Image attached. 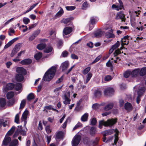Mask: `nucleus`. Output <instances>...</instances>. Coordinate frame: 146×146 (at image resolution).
<instances>
[{
	"instance_id": "33",
	"label": "nucleus",
	"mask_w": 146,
	"mask_h": 146,
	"mask_svg": "<svg viewBox=\"0 0 146 146\" xmlns=\"http://www.w3.org/2000/svg\"><path fill=\"white\" fill-rule=\"evenodd\" d=\"M124 76L126 78L129 77L130 76H131V71L129 70H127L124 73Z\"/></svg>"
},
{
	"instance_id": "21",
	"label": "nucleus",
	"mask_w": 146,
	"mask_h": 146,
	"mask_svg": "<svg viewBox=\"0 0 146 146\" xmlns=\"http://www.w3.org/2000/svg\"><path fill=\"white\" fill-rule=\"evenodd\" d=\"M16 79L18 82H21L24 79L23 76L20 74H17L16 76Z\"/></svg>"
},
{
	"instance_id": "7",
	"label": "nucleus",
	"mask_w": 146,
	"mask_h": 146,
	"mask_svg": "<svg viewBox=\"0 0 146 146\" xmlns=\"http://www.w3.org/2000/svg\"><path fill=\"white\" fill-rule=\"evenodd\" d=\"M145 90V87H142L137 92L138 96L136 98V102L137 104L139 103L140 100V97L143 95Z\"/></svg>"
},
{
	"instance_id": "28",
	"label": "nucleus",
	"mask_w": 146,
	"mask_h": 146,
	"mask_svg": "<svg viewBox=\"0 0 146 146\" xmlns=\"http://www.w3.org/2000/svg\"><path fill=\"white\" fill-rule=\"evenodd\" d=\"M6 101L3 98H0V106L1 107H4L6 105Z\"/></svg>"
},
{
	"instance_id": "64",
	"label": "nucleus",
	"mask_w": 146,
	"mask_h": 146,
	"mask_svg": "<svg viewBox=\"0 0 146 146\" xmlns=\"http://www.w3.org/2000/svg\"><path fill=\"white\" fill-rule=\"evenodd\" d=\"M71 57L73 59H78V56L74 54H72L71 55Z\"/></svg>"
},
{
	"instance_id": "5",
	"label": "nucleus",
	"mask_w": 146,
	"mask_h": 146,
	"mask_svg": "<svg viewBox=\"0 0 146 146\" xmlns=\"http://www.w3.org/2000/svg\"><path fill=\"white\" fill-rule=\"evenodd\" d=\"M81 140V136L79 135H76L73 137L72 144V146H77Z\"/></svg>"
},
{
	"instance_id": "15",
	"label": "nucleus",
	"mask_w": 146,
	"mask_h": 146,
	"mask_svg": "<svg viewBox=\"0 0 146 146\" xmlns=\"http://www.w3.org/2000/svg\"><path fill=\"white\" fill-rule=\"evenodd\" d=\"M139 68L134 69L131 71V76L133 78L137 77L139 74Z\"/></svg>"
},
{
	"instance_id": "44",
	"label": "nucleus",
	"mask_w": 146,
	"mask_h": 146,
	"mask_svg": "<svg viewBox=\"0 0 146 146\" xmlns=\"http://www.w3.org/2000/svg\"><path fill=\"white\" fill-rule=\"evenodd\" d=\"M26 104V100H23L20 104L19 108L20 109H23L25 106Z\"/></svg>"
},
{
	"instance_id": "38",
	"label": "nucleus",
	"mask_w": 146,
	"mask_h": 146,
	"mask_svg": "<svg viewBox=\"0 0 146 146\" xmlns=\"http://www.w3.org/2000/svg\"><path fill=\"white\" fill-rule=\"evenodd\" d=\"M18 141L17 139H14L10 143L9 146H16L17 144Z\"/></svg>"
},
{
	"instance_id": "59",
	"label": "nucleus",
	"mask_w": 146,
	"mask_h": 146,
	"mask_svg": "<svg viewBox=\"0 0 146 146\" xmlns=\"http://www.w3.org/2000/svg\"><path fill=\"white\" fill-rule=\"evenodd\" d=\"M119 44L120 43L119 41H117V43H116L115 44L112 46V48L114 50L118 47L119 45Z\"/></svg>"
},
{
	"instance_id": "49",
	"label": "nucleus",
	"mask_w": 146,
	"mask_h": 146,
	"mask_svg": "<svg viewBox=\"0 0 146 146\" xmlns=\"http://www.w3.org/2000/svg\"><path fill=\"white\" fill-rule=\"evenodd\" d=\"M90 67H87L83 71L82 73L84 74H86L90 71Z\"/></svg>"
},
{
	"instance_id": "35",
	"label": "nucleus",
	"mask_w": 146,
	"mask_h": 146,
	"mask_svg": "<svg viewBox=\"0 0 146 146\" xmlns=\"http://www.w3.org/2000/svg\"><path fill=\"white\" fill-rule=\"evenodd\" d=\"M102 34V31H98L96 32L94 35L96 37H101Z\"/></svg>"
},
{
	"instance_id": "30",
	"label": "nucleus",
	"mask_w": 146,
	"mask_h": 146,
	"mask_svg": "<svg viewBox=\"0 0 146 146\" xmlns=\"http://www.w3.org/2000/svg\"><path fill=\"white\" fill-rule=\"evenodd\" d=\"M73 19L72 18H67L65 19H63L61 21L62 23H64L65 24H67L71 20H72Z\"/></svg>"
},
{
	"instance_id": "56",
	"label": "nucleus",
	"mask_w": 146,
	"mask_h": 146,
	"mask_svg": "<svg viewBox=\"0 0 146 146\" xmlns=\"http://www.w3.org/2000/svg\"><path fill=\"white\" fill-rule=\"evenodd\" d=\"M112 78L111 76L107 75L105 77L104 80L106 81H108L111 80Z\"/></svg>"
},
{
	"instance_id": "40",
	"label": "nucleus",
	"mask_w": 146,
	"mask_h": 146,
	"mask_svg": "<svg viewBox=\"0 0 146 146\" xmlns=\"http://www.w3.org/2000/svg\"><path fill=\"white\" fill-rule=\"evenodd\" d=\"M121 45L123 46L124 45H127L128 43V39H125L124 38H121Z\"/></svg>"
},
{
	"instance_id": "14",
	"label": "nucleus",
	"mask_w": 146,
	"mask_h": 146,
	"mask_svg": "<svg viewBox=\"0 0 146 146\" xmlns=\"http://www.w3.org/2000/svg\"><path fill=\"white\" fill-rule=\"evenodd\" d=\"M19 38L16 37L13 38L10 41H9L7 44H6L4 47V49L8 48L11 46L14 42L17 40Z\"/></svg>"
},
{
	"instance_id": "16",
	"label": "nucleus",
	"mask_w": 146,
	"mask_h": 146,
	"mask_svg": "<svg viewBox=\"0 0 146 146\" xmlns=\"http://www.w3.org/2000/svg\"><path fill=\"white\" fill-rule=\"evenodd\" d=\"M125 109L128 111H130L133 109L131 104L127 102L124 105Z\"/></svg>"
},
{
	"instance_id": "42",
	"label": "nucleus",
	"mask_w": 146,
	"mask_h": 146,
	"mask_svg": "<svg viewBox=\"0 0 146 146\" xmlns=\"http://www.w3.org/2000/svg\"><path fill=\"white\" fill-rule=\"evenodd\" d=\"M23 21L25 25L28 24L30 21V19L28 18L24 17L23 19Z\"/></svg>"
},
{
	"instance_id": "50",
	"label": "nucleus",
	"mask_w": 146,
	"mask_h": 146,
	"mask_svg": "<svg viewBox=\"0 0 146 146\" xmlns=\"http://www.w3.org/2000/svg\"><path fill=\"white\" fill-rule=\"evenodd\" d=\"M88 7V4L86 2H84L82 4V9L83 10H86Z\"/></svg>"
},
{
	"instance_id": "62",
	"label": "nucleus",
	"mask_w": 146,
	"mask_h": 146,
	"mask_svg": "<svg viewBox=\"0 0 146 146\" xmlns=\"http://www.w3.org/2000/svg\"><path fill=\"white\" fill-rule=\"evenodd\" d=\"M19 128H18L16 131L15 132V133L13 135V137L14 138L16 137H17L18 135H19Z\"/></svg>"
},
{
	"instance_id": "9",
	"label": "nucleus",
	"mask_w": 146,
	"mask_h": 146,
	"mask_svg": "<svg viewBox=\"0 0 146 146\" xmlns=\"http://www.w3.org/2000/svg\"><path fill=\"white\" fill-rule=\"evenodd\" d=\"M118 1L119 3V5H117L115 4H113L112 6V8L113 9H115L117 11H119L120 9H121L123 8V5L121 0H118Z\"/></svg>"
},
{
	"instance_id": "6",
	"label": "nucleus",
	"mask_w": 146,
	"mask_h": 146,
	"mask_svg": "<svg viewBox=\"0 0 146 146\" xmlns=\"http://www.w3.org/2000/svg\"><path fill=\"white\" fill-rule=\"evenodd\" d=\"M15 87L14 84L12 83H9L3 87V90L4 93H6L8 90H12Z\"/></svg>"
},
{
	"instance_id": "17",
	"label": "nucleus",
	"mask_w": 146,
	"mask_h": 146,
	"mask_svg": "<svg viewBox=\"0 0 146 146\" xmlns=\"http://www.w3.org/2000/svg\"><path fill=\"white\" fill-rule=\"evenodd\" d=\"M68 66L69 63L68 62L66 61L61 64L60 67L62 69V70L64 71L67 68Z\"/></svg>"
},
{
	"instance_id": "2",
	"label": "nucleus",
	"mask_w": 146,
	"mask_h": 146,
	"mask_svg": "<svg viewBox=\"0 0 146 146\" xmlns=\"http://www.w3.org/2000/svg\"><path fill=\"white\" fill-rule=\"evenodd\" d=\"M117 119L115 118L109 119L106 121H104L103 120L100 121L99 122V127L101 129L103 125L105 127H111L117 122Z\"/></svg>"
},
{
	"instance_id": "19",
	"label": "nucleus",
	"mask_w": 146,
	"mask_h": 146,
	"mask_svg": "<svg viewBox=\"0 0 146 146\" xmlns=\"http://www.w3.org/2000/svg\"><path fill=\"white\" fill-rule=\"evenodd\" d=\"M88 113H85L81 117V120L82 122H86L88 121Z\"/></svg>"
},
{
	"instance_id": "47",
	"label": "nucleus",
	"mask_w": 146,
	"mask_h": 146,
	"mask_svg": "<svg viewBox=\"0 0 146 146\" xmlns=\"http://www.w3.org/2000/svg\"><path fill=\"white\" fill-rule=\"evenodd\" d=\"M34 98V96L33 94L32 93H30L28 96L27 97V100H30Z\"/></svg>"
},
{
	"instance_id": "20",
	"label": "nucleus",
	"mask_w": 146,
	"mask_h": 146,
	"mask_svg": "<svg viewBox=\"0 0 146 146\" xmlns=\"http://www.w3.org/2000/svg\"><path fill=\"white\" fill-rule=\"evenodd\" d=\"M32 62V60L30 59H26L22 60L21 63L23 65L29 64H30Z\"/></svg>"
},
{
	"instance_id": "3",
	"label": "nucleus",
	"mask_w": 146,
	"mask_h": 146,
	"mask_svg": "<svg viewBox=\"0 0 146 146\" xmlns=\"http://www.w3.org/2000/svg\"><path fill=\"white\" fill-rule=\"evenodd\" d=\"M15 128L14 126H13L8 131L3 141V144L4 145H7L11 141V138L9 135H11L13 133Z\"/></svg>"
},
{
	"instance_id": "45",
	"label": "nucleus",
	"mask_w": 146,
	"mask_h": 146,
	"mask_svg": "<svg viewBox=\"0 0 146 146\" xmlns=\"http://www.w3.org/2000/svg\"><path fill=\"white\" fill-rule=\"evenodd\" d=\"M64 13V11L62 8H60V11L56 13V16L57 17H60Z\"/></svg>"
},
{
	"instance_id": "43",
	"label": "nucleus",
	"mask_w": 146,
	"mask_h": 146,
	"mask_svg": "<svg viewBox=\"0 0 146 146\" xmlns=\"http://www.w3.org/2000/svg\"><path fill=\"white\" fill-rule=\"evenodd\" d=\"M97 123L96 119L95 118H93L90 120V124L92 125H95Z\"/></svg>"
},
{
	"instance_id": "1",
	"label": "nucleus",
	"mask_w": 146,
	"mask_h": 146,
	"mask_svg": "<svg viewBox=\"0 0 146 146\" xmlns=\"http://www.w3.org/2000/svg\"><path fill=\"white\" fill-rule=\"evenodd\" d=\"M58 65H56L52 66L48 69L45 73L43 77V80L45 81H49L54 76L56 72Z\"/></svg>"
},
{
	"instance_id": "13",
	"label": "nucleus",
	"mask_w": 146,
	"mask_h": 146,
	"mask_svg": "<svg viewBox=\"0 0 146 146\" xmlns=\"http://www.w3.org/2000/svg\"><path fill=\"white\" fill-rule=\"evenodd\" d=\"M16 71L23 75H25L27 73L25 69L22 67H17L16 69Z\"/></svg>"
},
{
	"instance_id": "36",
	"label": "nucleus",
	"mask_w": 146,
	"mask_h": 146,
	"mask_svg": "<svg viewBox=\"0 0 146 146\" xmlns=\"http://www.w3.org/2000/svg\"><path fill=\"white\" fill-rule=\"evenodd\" d=\"M15 87V90L17 91L20 90L22 88V85L20 83H18L16 84Z\"/></svg>"
},
{
	"instance_id": "26",
	"label": "nucleus",
	"mask_w": 146,
	"mask_h": 146,
	"mask_svg": "<svg viewBox=\"0 0 146 146\" xmlns=\"http://www.w3.org/2000/svg\"><path fill=\"white\" fill-rule=\"evenodd\" d=\"M97 132L96 127H91L90 130V133L92 135H94Z\"/></svg>"
},
{
	"instance_id": "41",
	"label": "nucleus",
	"mask_w": 146,
	"mask_h": 146,
	"mask_svg": "<svg viewBox=\"0 0 146 146\" xmlns=\"http://www.w3.org/2000/svg\"><path fill=\"white\" fill-rule=\"evenodd\" d=\"M21 126L20 127L18 128H19V131L20 134L23 136L26 135V131L22 130V129L21 128Z\"/></svg>"
},
{
	"instance_id": "22",
	"label": "nucleus",
	"mask_w": 146,
	"mask_h": 146,
	"mask_svg": "<svg viewBox=\"0 0 146 146\" xmlns=\"http://www.w3.org/2000/svg\"><path fill=\"white\" fill-rule=\"evenodd\" d=\"M112 33V32H106L105 33L106 37L108 38H114L115 37V35Z\"/></svg>"
},
{
	"instance_id": "52",
	"label": "nucleus",
	"mask_w": 146,
	"mask_h": 146,
	"mask_svg": "<svg viewBox=\"0 0 146 146\" xmlns=\"http://www.w3.org/2000/svg\"><path fill=\"white\" fill-rule=\"evenodd\" d=\"M122 46L120 49H117L115 50L114 53V56H117L121 53L120 50L122 49Z\"/></svg>"
},
{
	"instance_id": "12",
	"label": "nucleus",
	"mask_w": 146,
	"mask_h": 146,
	"mask_svg": "<svg viewBox=\"0 0 146 146\" xmlns=\"http://www.w3.org/2000/svg\"><path fill=\"white\" fill-rule=\"evenodd\" d=\"M115 19H121L122 21H125V18L123 12H120L117 13Z\"/></svg>"
},
{
	"instance_id": "51",
	"label": "nucleus",
	"mask_w": 146,
	"mask_h": 146,
	"mask_svg": "<svg viewBox=\"0 0 146 146\" xmlns=\"http://www.w3.org/2000/svg\"><path fill=\"white\" fill-rule=\"evenodd\" d=\"M65 8L68 11L73 10L75 9V7L73 6H66Z\"/></svg>"
},
{
	"instance_id": "24",
	"label": "nucleus",
	"mask_w": 146,
	"mask_h": 146,
	"mask_svg": "<svg viewBox=\"0 0 146 146\" xmlns=\"http://www.w3.org/2000/svg\"><path fill=\"white\" fill-rule=\"evenodd\" d=\"M113 106V103H110L106 106L104 109L106 111H108L112 108Z\"/></svg>"
},
{
	"instance_id": "46",
	"label": "nucleus",
	"mask_w": 146,
	"mask_h": 146,
	"mask_svg": "<svg viewBox=\"0 0 146 146\" xmlns=\"http://www.w3.org/2000/svg\"><path fill=\"white\" fill-rule=\"evenodd\" d=\"M82 127V123H81L79 122L74 127L73 129V130H74L79 127Z\"/></svg>"
},
{
	"instance_id": "18",
	"label": "nucleus",
	"mask_w": 146,
	"mask_h": 146,
	"mask_svg": "<svg viewBox=\"0 0 146 146\" xmlns=\"http://www.w3.org/2000/svg\"><path fill=\"white\" fill-rule=\"evenodd\" d=\"M52 110L53 111H56L58 112V111L56 109L54 108L53 106L52 105H49L48 106H46L44 107V111L47 112V110Z\"/></svg>"
},
{
	"instance_id": "48",
	"label": "nucleus",
	"mask_w": 146,
	"mask_h": 146,
	"mask_svg": "<svg viewBox=\"0 0 146 146\" xmlns=\"http://www.w3.org/2000/svg\"><path fill=\"white\" fill-rule=\"evenodd\" d=\"M96 18L97 17H91L90 21L92 25L95 23Z\"/></svg>"
},
{
	"instance_id": "63",
	"label": "nucleus",
	"mask_w": 146,
	"mask_h": 146,
	"mask_svg": "<svg viewBox=\"0 0 146 146\" xmlns=\"http://www.w3.org/2000/svg\"><path fill=\"white\" fill-rule=\"evenodd\" d=\"M40 33V31L39 30H37L35 31L33 34V35L36 37V36L39 34Z\"/></svg>"
},
{
	"instance_id": "25",
	"label": "nucleus",
	"mask_w": 146,
	"mask_h": 146,
	"mask_svg": "<svg viewBox=\"0 0 146 146\" xmlns=\"http://www.w3.org/2000/svg\"><path fill=\"white\" fill-rule=\"evenodd\" d=\"M94 96L95 98H99L100 97L101 95V92L98 89L96 90L94 93Z\"/></svg>"
},
{
	"instance_id": "61",
	"label": "nucleus",
	"mask_w": 146,
	"mask_h": 146,
	"mask_svg": "<svg viewBox=\"0 0 146 146\" xmlns=\"http://www.w3.org/2000/svg\"><path fill=\"white\" fill-rule=\"evenodd\" d=\"M70 120V118H68L66 121L64 123L63 125H62V127L63 128H65L66 126L67 123Z\"/></svg>"
},
{
	"instance_id": "4",
	"label": "nucleus",
	"mask_w": 146,
	"mask_h": 146,
	"mask_svg": "<svg viewBox=\"0 0 146 146\" xmlns=\"http://www.w3.org/2000/svg\"><path fill=\"white\" fill-rule=\"evenodd\" d=\"M114 132L115 133V139L114 140V143L116 145L118 140V134L119 133V131L117 129H110L106 130L103 133V136H106L112 134Z\"/></svg>"
},
{
	"instance_id": "31",
	"label": "nucleus",
	"mask_w": 146,
	"mask_h": 146,
	"mask_svg": "<svg viewBox=\"0 0 146 146\" xmlns=\"http://www.w3.org/2000/svg\"><path fill=\"white\" fill-rule=\"evenodd\" d=\"M63 135V133L61 131L58 132L56 135V138L57 139H59L62 138Z\"/></svg>"
},
{
	"instance_id": "39",
	"label": "nucleus",
	"mask_w": 146,
	"mask_h": 146,
	"mask_svg": "<svg viewBox=\"0 0 146 146\" xmlns=\"http://www.w3.org/2000/svg\"><path fill=\"white\" fill-rule=\"evenodd\" d=\"M52 48L51 46H48L44 50V52L46 53H48L51 52L52 50Z\"/></svg>"
},
{
	"instance_id": "27",
	"label": "nucleus",
	"mask_w": 146,
	"mask_h": 146,
	"mask_svg": "<svg viewBox=\"0 0 146 146\" xmlns=\"http://www.w3.org/2000/svg\"><path fill=\"white\" fill-rule=\"evenodd\" d=\"M14 96V93L13 92H8L6 95L8 99L11 98Z\"/></svg>"
},
{
	"instance_id": "8",
	"label": "nucleus",
	"mask_w": 146,
	"mask_h": 146,
	"mask_svg": "<svg viewBox=\"0 0 146 146\" xmlns=\"http://www.w3.org/2000/svg\"><path fill=\"white\" fill-rule=\"evenodd\" d=\"M29 111L26 109L24 112L22 114V116L21 118V119L22 121H24V126L26 127V125L27 123V116L29 114Z\"/></svg>"
},
{
	"instance_id": "23",
	"label": "nucleus",
	"mask_w": 146,
	"mask_h": 146,
	"mask_svg": "<svg viewBox=\"0 0 146 146\" xmlns=\"http://www.w3.org/2000/svg\"><path fill=\"white\" fill-rule=\"evenodd\" d=\"M146 74V67L139 69V74L140 76H143Z\"/></svg>"
},
{
	"instance_id": "53",
	"label": "nucleus",
	"mask_w": 146,
	"mask_h": 146,
	"mask_svg": "<svg viewBox=\"0 0 146 146\" xmlns=\"http://www.w3.org/2000/svg\"><path fill=\"white\" fill-rule=\"evenodd\" d=\"M19 115L18 114H17L15 117V121L17 124L19 123Z\"/></svg>"
},
{
	"instance_id": "58",
	"label": "nucleus",
	"mask_w": 146,
	"mask_h": 146,
	"mask_svg": "<svg viewBox=\"0 0 146 146\" xmlns=\"http://www.w3.org/2000/svg\"><path fill=\"white\" fill-rule=\"evenodd\" d=\"M15 103V100H11L9 101L8 102V105L9 106H12Z\"/></svg>"
},
{
	"instance_id": "57",
	"label": "nucleus",
	"mask_w": 146,
	"mask_h": 146,
	"mask_svg": "<svg viewBox=\"0 0 146 146\" xmlns=\"http://www.w3.org/2000/svg\"><path fill=\"white\" fill-rule=\"evenodd\" d=\"M46 131L47 133H50L51 130L50 129V127L49 125H47L45 127Z\"/></svg>"
},
{
	"instance_id": "34",
	"label": "nucleus",
	"mask_w": 146,
	"mask_h": 146,
	"mask_svg": "<svg viewBox=\"0 0 146 146\" xmlns=\"http://www.w3.org/2000/svg\"><path fill=\"white\" fill-rule=\"evenodd\" d=\"M42 56V54L41 52H38L35 55V58L36 60H39Z\"/></svg>"
},
{
	"instance_id": "55",
	"label": "nucleus",
	"mask_w": 146,
	"mask_h": 146,
	"mask_svg": "<svg viewBox=\"0 0 146 146\" xmlns=\"http://www.w3.org/2000/svg\"><path fill=\"white\" fill-rule=\"evenodd\" d=\"M20 48V45L19 44H18L15 45L13 50L17 52L19 50Z\"/></svg>"
},
{
	"instance_id": "32",
	"label": "nucleus",
	"mask_w": 146,
	"mask_h": 146,
	"mask_svg": "<svg viewBox=\"0 0 146 146\" xmlns=\"http://www.w3.org/2000/svg\"><path fill=\"white\" fill-rule=\"evenodd\" d=\"M92 76V74L90 72L88 73L87 75V78L85 82H84V83L85 84L87 83L88 82V81L90 80Z\"/></svg>"
},
{
	"instance_id": "11",
	"label": "nucleus",
	"mask_w": 146,
	"mask_h": 146,
	"mask_svg": "<svg viewBox=\"0 0 146 146\" xmlns=\"http://www.w3.org/2000/svg\"><path fill=\"white\" fill-rule=\"evenodd\" d=\"M73 27H67L65 28L63 30V36H64L66 35H68L71 33L73 30Z\"/></svg>"
},
{
	"instance_id": "37",
	"label": "nucleus",
	"mask_w": 146,
	"mask_h": 146,
	"mask_svg": "<svg viewBox=\"0 0 146 146\" xmlns=\"http://www.w3.org/2000/svg\"><path fill=\"white\" fill-rule=\"evenodd\" d=\"M64 100L63 102L65 104H70V100L69 97H64Z\"/></svg>"
},
{
	"instance_id": "60",
	"label": "nucleus",
	"mask_w": 146,
	"mask_h": 146,
	"mask_svg": "<svg viewBox=\"0 0 146 146\" xmlns=\"http://www.w3.org/2000/svg\"><path fill=\"white\" fill-rule=\"evenodd\" d=\"M102 57L101 55H99L92 62V63L94 64L98 61Z\"/></svg>"
},
{
	"instance_id": "10",
	"label": "nucleus",
	"mask_w": 146,
	"mask_h": 146,
	"mask_svg": "<svg viewBox=\"0 0 146 146\" xmlns=\"http://www.w3.org/2000/svg\"><path fill=\"white\" fill-rule=\"evenodd\" d=\"M114 91V90L113 88H107L105 90L104 94L105 96H110L113 94Z\"/></svg>"
},
{
	"instance_id": "54",
	"label": "nucleus",
	"mask_w": 146,
	"mask_h": 146,
	"mask_svg": "<svg viewBox=\"0 0 146 146\" xmlns=\"http://www.w3.org/2000/svg\"><path fill=\"white\" fill-rule=\"evenodd\" d=\"M57 42V46L59 48H60L62 45V42L61 40L59 39H58Z\"/></svg>"
},
{
	"instance_id": "29",
	"label": "nucleus",
	"mask_w": 146,
	"mask_h": 146,
	"mask_svg": "<svg viewBox=\"0 0 146 146\" xmlns=\"http://www.w3.org/2000/svg\"><path fill=\"white\" fill-rule=\"evenodd\" d=\"M46 46L45 43H41L38 44L37 46V48L39 50H41L44 48Z\"/></svg>"
}]
</instances>
